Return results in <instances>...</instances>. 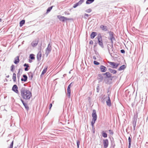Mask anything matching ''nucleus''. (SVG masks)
<instances>
[{
  "label": "nucleus",
  "instance_id": "nucleus-13",
  "mask_svg": "<svg viewBox=\"0 0 148 148\" xmlns=\"http://www.w3.org/2000/svg\"><path fill=\"white\" fill-rule=\"evenodd\" d=\"M42 54L41 52L39 51L37 55V58L38 60H40L41 58Z\"/></svg>",
  "mask_w": 148,
  "mask_h": 148
},
{
  "label": "nucleus",
  "instance_id": "nucleus-48",
  "mask_svg": "<svg viewBox=\"0 0 148 148\" xmlns=\"http://www.w3.org/2000/svg\"><path fill=\"white\" fill-rule=\"evenodd\" d=\"M14 148H17V147H14Z\"/></svg>",
  "mask_w": 148,
  "mask_h": 148
},
{
  "label": "nucleus",
  "instance_id": "nucleus-21",
  "mask_svg": "<svg viewBox=\"0 0 148 148\" xmlns=\"http://www.w3.org/2000/svg\"><path fill=\"white\" fill-rule=\"evenodd\" d=\"M125 67L126 66L125 65H123L119 67V68L118 69V70L119 71H121L123 70L124 69Z\"/></svg>",
  "mask_w": 148,
  "mask_h": 148
},
{
  "label": "nucleus",
  "instance_id": "nucleus-26",
  "mask_svg": "<svg viewBox=\"0 0 148 148\" xmlns=\"http://www.w3.org/2000/svg\"><path fill=\"white\" fill-rule=\"evenodd\" d=\"M94 1V0H87L86 2L87 4H89L91 3Z\"/></svg>",
  "mask_w": 148,
  "mask_h": 148
},
{
  "label": "nucleus",
  "instance_id": "nucleus-14",
  "mask_svg": "<svg viewBox=\"0 0 148 148\" xmlns=\"http://www.w3.org/2000/svg\"><path fill=\"white\" fill-rule=\"evenodd\" d=\"M100 69L101 72H105L106 71V68L104 66H100Z\"/></svg>",
  "mask_w": 148,
  "mask_h": 148
},
{
  "label": "nucleus",
  "instance_id": "nucleus-10",
  "mask_svg": "<svg viewBox=\"0 0 148 148\" xmlns=\"http://www.w3.org/2000/svg\"><path fill=\"white\" fill-rule=\"evenodd\" d=\"M29 58L30 59L29 60V63H31L32 62V60L35 59L34 55L33 54H30L29 55Z\"/></svg>",
  "mask_w": 148,
  "mask_h": 148
},
{
  "label": "nucleus",
  "instance_id": "nucleus-5",
  "mask_svg": "<svg viewBox=\"0 0 148 148\" xmlns=\"http://www.w3.org/2000/svg\"><path fill=\"white\" fill-rule=\"evenodd\" d=\"M57 17L60 21H62L63 22L65 21L70 20L71 19L67 18L64 16H61L60 15L57 16Z\"/></svg>",
  "mask_w": 148,
  "mask_h": 148
},
{
  "label": "nucleus",
  "instance_id": "nucleus-46",
  "mask_svg": "<svg viewBox=\"0 0 148 148\" xmlns=\"http://www.w3.org/2000/svg\"><path fill=\"white\" fill-rule=\"evenodd\" d=\"M2 21V19L1 18H0V22L1 21Z\"/></svg>",
  "mask_w": 148,
  "mask_h": 148
},
{
  "label": "nucleus",
  "instance_id": "nucleus-45",
  "mask_svg": "<svg viewBox=\"0 0 148 148\" xmlns=\"http://www.w3.org/2000/svg\"><path fill=\"white\" fill-rule=\"evenodd\" d=\"M93 59H96V58L95 57H93Z\"/></svg>",
  "mask_w": 148,
  "mask_h": 148
},
{
  "label": "nucleus",
  "instance_id": "nucleus-38",
  "mask_svg": "<svg viewBox=\"0 0 148 148\" xmlns=\"http://www.w3.org/2000/svg\"><path fill=\"white\" fill-rule=\"evenodd\" d=\"M21 100L22 102L23 103V105L25 106L26 104L24 103V101L22 99H21Z\"/></svg>",
  "mask_w": 148,
  "mask_h": 148
},
{
  "label": "nucleus",
  "instance_id": "nucleus-24",
  "mask_svg": "<svg viewBox=\"0 0 148 148\" xmlns=\"http://www.w3.org/2000/svg\"><path fill=\"white\" fill-rule=\"evenodd\" d=\"M104 74L106 75L107 77H111V74L109 72H106Z\"/></svg>",
  "mask_w": 148,
  "mask_h": 148
},
{
  "label": "nucleus",
  "instance_id": "nucleus-27",
  "mask_svg": "<svg viewBox=\"0 0 148 148\" xmlns=\"http://www.w3.org/2000/svg\"><path fill=\"white\" fill-rule=\"evenodd\" d=\"M102 134L104 138H106L107 137V134L106 133L104 132V131L102 132Z\"/></svg>",
  "mask_w": 148,
  "mask_h": 148
},
{
  "label": "nucleus",
  "instance_id": "nucleus-40",
  "mask_svg": "<svg viewBox=\"0 0 148 148\" xmlns=\"http://www.w3.org/2000/svg\"><path fill=\"white\" fill-rule=\"evenodd\" d=\"M121 51L122 53H125V51L124 50H121Z\"/></svg>",
  "mask_w": 148,
  "mask_h": 148
},
{
  "label": "nucleus",
  "instance_id": "nucleus-39",
  "mask_svg": "<svg viewBox=\"0 0 148 148\" xmlns=\"http://www.w3.org/2000/svg\"><path fill=\"white\" fill-rule=\"evenodd\" d=\"M93 44V42L92 40H90L89 42V44L92 45Z\"/></svg>",
  "mask_w": 148,
  "mask_h": 148
},
{
  "label": "nucleus",
  "instance_id": "nucleus-32",
  "mask_svg": "<svg viewBox=\"0 0 148 148\" xmlns=\"http://www.w3.org/2000/svg\"><path fill=\"white\" fill-rule=\"evenodd\" d=\"M84 2V0H80L78 3L79 5H81Z\"/></svg>",
  "mask_w": 148,
  "mask_h": 148
},
{
  "label": "nucleus",
  "instance_id": "nucleus-2",
  "mask_svg": "<svg viewBox=\"0 0 148 148\" xmlns=\"http://www.w3.org/2000/svg\"><path fill=\"white\" fill-rule=\"evenodd\" d=\"M92 120L91 122V124L92 126H93L95 123V121L97 119V115L96 113V111L94 110L92 111Z\"/></svg>",
  "mask_w": 148,
  "mask_h": 148
},
{
  "label": "nucleus",
  "instance_id": "nucleus-20",
  "mask_svg": "<svg viewBox=\"0 0 148 148\" xmlns=\"http://www.w3.org/2000/svg\"><path fill=\"white\" fill-rule=\"evenodd\" d=\"M23 66H26V67L25 68V71H27L29 69L28 68V67H29V65L27 64H24Z\"/></svg>",
  "mask_w": 148,
  "mask_h": 148
},
{
  "label": "nucleus",
  "instance_id": "nucleus-1",
  "mask_svg": "<svg viewBox=\"0 0 148 148\" xmlns=\"http://www.w3.org/2000/svg\"><path fill=\"white\" fill-rule=\"evenodd\" d=\"M21 95L22 97L26 100L29 99L32 97L31 92L27 89H23L21 90Z\"/></svg>",
  "mask_w": 148,
  "mask_h": 148
},
{
  "label": "nucleus",
  "instance_id": "nucleus-42",
  "mask_svg": "<svg viewBox=\"0 0 148 148\" xmlns=\"http://www.w3.org/2000/svg\"><path fill=\"white\" fill-rule=\"evenodd\" d=\"M52 106V103H50V108L49 109H51V108Z\"/></svg>",
  "mask_w": 148,
  "mask_h": 148
},
{
  "label": "nucleus",
  "instance_id": "nucleus-23",
  "mask_svg": "<svg viewBox=\"0 0 148 148\" xmlns=\"http://www.w3.org/2000/svg\"><path fill=\"white\" fill-rule=\"evenodd\" d=\"M110 39L111 41V42L112 43H113V40H114L115 38L113 36L112 34L110 35Z\"/></svg>",
  "mask_w": 148,
  "mask_h": 148
},
{
  "label": "nucleus",
  "instance_id": "nucleus-30",
  "mask_svg": "<svg viewBox=\"0 0 148 148\" xmlns=\"http://www.w3.org/2000/svg\"><path fill=\"white\" fill-rule=\"evenodd\" d=\"M136 119L135 121H133V124L134 126V129L135 128L136 126Z\"/></svg>",
  "mask_w": 148,
  "mask_h": 148
},
{
  "label": "nucleus",
  "instance_id": "nucleus-41",
  "mask_svg": "<svg viewBox=\"0 0 148 148\" xmlns=\"http://www.w3.org/2000/svg\"><path fill=\"white\" fill-rule=\"evenodd\" d=\"M84 16H85L88 17L89 15L87 14H84Z\"/></svg>",
  "mask_w": 148,
  "mask_h": 148
},
{
  "label": "nucleus",
  "instance_id": "nucleus-18",
  "mask_svg": "<svg viewBox=\"0 0 148 148\" xmlns=\"http://www.w3.org/2000/svg\"><path fill=\"white\" fill-rule=\"evenodd\" d=\"M16 74L15 73H13L12 76V79L14 82H16Z\"/></svg>",
  "mask_w": 148,
  "mask_h": 148
},
{
  "label": "nucleus",
  "instance_id": "nucleus-17",
  "mask_svg": "<svg viewBox=\"0 0 148 148\" xmlns=\"http://www.w3.org/2000/svg\"><path fill=\"white\" fill-rule=\"evenodd\" d=\"M106 103H107V105L109 106H110L111 105V101L110 100V98L109 96L108 97V100L106 101Z\"/></svg>",
  "mask_w": 148,
  "mask_h": 148
},
{
  "label": "nucleus",
  "instance_id": "nucleus-3",
  "mask_svg": "<svg viewBox=\"0 0 148 148\" xmlns=\"http://www.w3.org/2000/svg\"><path fill=\"white\" fill-rule=\"evenodd\" d=\"M99 45L102 47H103V44L102 36L100 34H99L97 37Z\"/></svg>",
  "mask_w": 148,
  "mask_h": 148
},
{
  "label": "nucleus",
  "instance_id": "nucleus-28",
  "mask_svg": "<svg viewBox=\"0 0 148 148\" xmlns=\"http://www.w3.org/2000/svg\"><path fill=\"white\" fill-rule=\"evenodd\" d=\"M128 141L129 143V148H130L131 146V139L130 137L128 138Z\"/></svg>",
  "mask_w": 148,
  "mask_h": 148
},
{
  "label": "nucleus",
  "instance_id": "nucleus-16",
  "mask_svg": "<svg viewBox=\"0 0 148 148\" xmlns=\"http://www.w3.org/2000/svg\"><path fill=\"white\" fill-rule=\"evenodd\" d=\"M23 78H22L21 79V80L22 81H26L27 80V75H23Z\"/></svg>",
  "mask_w": 148,
  "mask_h": 148
},
{
  "label": "nucleus",
  "instance_id": "nucleus-8",
  "mask_svg": "<svg viewBox=\"0 0 148 148\" xmlns=\"http://www.w3.org/2000/svg\"><path fill=\"white\" fill-rule=\"evenodd\" d=\"M103 144L104 147L106 148L108 146V139H106L103 140Z\"/></svg>",
  "mask_w": 148,
  "mask_h": 148
},
{
  "label": "nucleus",
  "instance_id": "nucleus-36",
  "mask_svg": "<svg viewBox=\"0 0 148 148\" xmlns=\"http://www.w3.org/2000/svg\"><path fill=\"white\" fill-rule=\"evenodd\" d=\"M91 11H92V10H91L90 9H88L86 10V12L88 13L90 12H91Z\"/></svg>",
  "mask_w": 148,
  "mask_h": 148
},
{
  "label": "nucleus",
  "instance_id": "nucleus-25",
  "mask_svg": "<svg viewBox=\"0 0 148 148\" xmlns=\"http://www.w3.org/2000/svg\"><path fill=\"white\" fill-rule=\"evenodd\" d=\"M14 144V141L12 140L11 143L10 145L8 147V148H12Z\"/></svg>",
  "mask_w": 148,
  "mask_h": 148
},
{
  "label": "nucleus",
  "instance_id": "nucleus-35",
  "mask_svg": "<svg viewBox=\"0 0 148 148\" xmlns=\"http://www.w3.org/2000/svg\"><path fill=\"white\" fill-rule=\"evenodd\" d=\"M77 148H79V145L80 144V142H79V140H77Z\"/></svg>",
  "mask_w": 148,
  "mask_h": 148
},
{
  "label": "nucleus",
  "instance_id": "nucleus-19",
  "mask_svg": "<svg viewBox=\"0 0 148 148\" xmlns=\"http://www.w3.org/2000/svg\"><path fill=\"white\" fill-rule=\"evenodd\" d=\"M25 23V21L24 20H23L21 21L19 23V25L21 27L22 26L23 24H24Z\"/></svg>",
  "mask_w": 148,
  "mask_h": 148
},
{
  "label": "nucleus",
  "instance_id": "nucleus-22",
  "mask_svg": "<svg viewBox=\"0 0 148 148\" xmlns=\"http://www.w3.org/2000/svg\"><path fill=\"white\" fill-rule=\"evenodd\" d=\"M47 67L46 68H45L43 70L41 75H44V74H45L47 72Z\"/></svg>",
  "mask_w": 148,
  "mask_h": 148
},
{
  "label": "nucleus",
  "instance_id": "nucleus-11",
  "mask_svg": "<svg viewBox=\"0 0 148 148\" xmlns=\"http://www.w3.org/2000/svg\"><path fill=\"white\" fill-rule=\"evenodd\" d=\"M100 27L103 31H108L107 27L106 26L102 25L100 26Z\"/></svg>",
  "mask_w": 148,
  "mask_h": 148
},
{
  "label": "nucleus",
  "instance_id": "nucleus-49",
  "mask_svg": "<svg viewBox=\"0 0 148 148\" xmlns=\"http://www.w3.org/2000/svg\"><path fill=\"white\" fill-rule=\"evenodd\" d=\"M9 141V140H8L7 141Z\"/></svg>",
  "mask_w": 148,
  "mask_h": 148
},
{
  "label": "nucleus",
  "instance_id": "nucleus-9",
  "mask_svg": "<svg viewBox=\"0 0 148 148\" xmlns=\"http://www.w3.org/2000/svg\"><path fill=\"white\" fill-rule=\"evenodd\" d=\"M109 64L112 66L113 68H116L119 66V64H116L114 62H109Z\"/></svg>",
  "mask_w": 148,
  "mask_h": 148
},
{
  "label": "nucleus",
  "instance_id": "nucleus-44",
  "mask_svg": "<svg viewBox=\"0 0 148 148\" xmlns=\"http://www.w3.org/2000/svg\"><path fill=\"white\" fill-rule=\"evenodd\" d=\"M64 13H65V14H68V15H69V14H70L69 13H67V12H64Z\"/></svg>",
  "mask_w": 148,
  "mask_h": 148
},
{
  "label": "nucleus",
  "instance_id": "nucleus-6",
  "mask_svg": "<svg viewBox=\"0 0 148 148\" xmlns=\"http://www.w3.org/2000/svg\"><path fill=\"white\" fill-rule=\"evenodd\" d=\"M72 84V83H71L68 86L67 89V95L68 97H70V95H71V89L70 88L71 87V84Z\"/></svg>",
  "mask_w": 148,
  "mask_h": 148
},
{
  "label": "nucleus",
  "instance_id": "nucleus-31",
  "mask_svg": "<svg viewBox=\"0 0 148 148\" xmlns=\"http://www.w3.org/2000/svg\"><path fill=\"white\" fill-rule=\"evenodd\" d=\"M110 72L113 74H115L116 73V70L112 69H111Z\"/></svg>",
  "mask_w": 148,
  "mask_h": 148
},
{
  "label": "nucleus",
  "instance_id": "nucleus-37",
  "mask_svg": "<svg viewBox=\"0 0 148 148\" xmlns=\"http://www.w3.org/2000/svg\"><path fill=\"white\" fill-rule=\"evenodd\" d=\"M94 63L96 65H99V63L95 61H94Z\"/></svg>",
  "mask_w": 148,
  "mask_h": 148
},
{
  "label": "nucleus",
  "instance_id": "nucleus-29",
  "mask_svg": "<svg viewBox=\"0 0 148 148\" xmlns=\"http://www.w3.org/2000/svg\"><path fill=\"white\" fill-rule=\"evenodd\" d=\"M53 6H52L51 7L48 8L47 10V13H48V12H49L51 10Z\"/></svg>",
  "mask_w": 148,
  "mask_h": 148
},
{
  "label": "nucleus",
  "instance_id": "nucleus-33",
  "mask_svg": "<svg viewBox=\"0 0 148 148\" xmlns=\"http://www.w3.org/2000/svg\"><path fill=\"white\" fill-rule=\"evenodd\" d=\"M14 65H12L11 66V71L13 72L14 71Z\"/></svg>",
  "mask_w": 148,
  "mask_h": 148
},
{
  "label": "nucleus",
  "instance_id": "nucleus-34",
  "mask_svg": "<svg viewBox=\"0 0 148 148\" xmlns=\"http://www.w3.org/2000/svg\"><path fill=\"white\" fill-rule=\"evenodd\" d=\"M78 5H79V4L78 3H76L74 4L73 6V7L74 8H75L77 6H78Z\"/></svg>",
  "mask_w": 148,
  "mask_h": 148
},
{
  "label": "nucleus",
  "instance_id": "nucleus-12",
  "mask_svg": "<svg viewBox=\"0 0 148 148\" xmlns=\"http://www.w3.org/2000/svg\"><path fill=\"white\" fill-rule=\"evenodd\" d=\"M19 62V56H17L15 58L14 62L15 64H16L18 63Z\"/></svg>",
  "mask_w": 148,
  "mask_h": 148
},
{
  "label": "nucleus",
  "instance_id": "nucleus-4",
  "mask_svg": "<svg viewBox=\"0 0 148 148\" xmlns=\"http://www.w3.org/2000/svg\"><path fill=\"white\" fill-rule=\"evenodd\" d=\"M51 45L49 44L48 45L47 48H46L45 51V54L46 55V56L47 57L48 54L50 53L51 50Z\"/></svg>",
  "mask_w": 148,
  "mask_h": 148
},
{
  "label": "nucleus",
  "instance_id": "nucleus-7",
  "mask_svg": "<svg viewBox=\"0 0 148 148\" xmlns=\"http://www.w3.org/2000/svg\"><path fill=\"white\" fill-rule=\"evenodd\" d=\"M18 87L16 85H14L12 88V90L16 93H18L19 92L18 90Z\"/></svg>",
  "mask_w": 148,
  "mask_h": 148
},
{
  "label": "nucleus",
  "instance_id": "nucleus-47",
  "mask_svg": "<svg viewBox=\"0 0 148 148\" xmlns=\"http://www.w3.org/2000/svg\"><path fill=\"white\" fill-rule=\"evenodd\" d=\"M9 77V75H8V76H7V77Z\"/></svg>",
  "mask_w": 148,
  "mask_h": 148
},
{
  "label": "nucleus",
  "instance_id": "nucleus-15",
  "mask_svg": "<svg viewBox=\"0 0 148 148\" xmlns=\"http://www.w3.org/2000/svg\"><path fill=\"white\" fill-rule=\"evenodd\" d=\"M97 35V33L95 32H93L90 35V37L92 39L94 38Z\"/></svg>",
  "mask_w": 148,
  "mask_h": 148
},
{
  "label": "nucleus",
  "instance_id": "nucleus-43",
  "mask_svg": "<svg viewBox=\"0 0 148 148\" xmlns=\"http://www.w3.org/2000/svg\"><path fill=\"white\" fill-rule=\"evenodd\" d=\"M109 131L110 132H111V133H110V134H111V133L112 134H113V132H112V130H109Z\"/></svg>",
  "mask_w": 148,
  "mask_h": 148
}]
</instances>
